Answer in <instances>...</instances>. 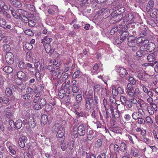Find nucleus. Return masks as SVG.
Returning <instances> with one entry per match:
<instances>
[{
    "mask_svg": "<svg viewBox=\"0 0 158 158\" xmlns=\"http://www.w3.org/2000/svg\"><path fill=\"white\" fill-rule=\"evenodd\" d=\"M19 13L18 15L15 11L11 10V14L15 18L20 19L21 20L24 22H26L28 21V18L25 16V13L26 12L21 9H19L17 11Z\"/></svg>",
    "mask_w": 158,
    "mask_h": 158,
    "instance_id": "f257e3e1",
    "label": "nucleus"
},
{
    "mask_svg": "<svg viewBox=\"0 0 158 158\" xmlns=\"http://www.w3.org/2000/svg\"><path fill=\"white\" fill-rule=\"evenodd\" d=\"M114 150L116 152H124L127 150V146L124 142L119 140L118 144L114 145Z\"/></svg>",
    "mask_w": 158,
    "mask_h": 158,
    "instance_id": "f03ea898",
    "label": "nucleus"
},
{
    "mask_svg": "<svg viewBox=\"0 0 158 158\" xmlns=\"http://www.w3.org/2000/svg\"><path fill=\"white\" fill-rule=\"evenodd\" d=\"M136 15L134 13H128L124 17V20L128 24H131L135 22Z\"/></svg>",
    "mask_w": 158,
    "mask_h": 158,
    "instance_id": "7ed1b4c3",
    "label": "nucleus"
},
{
    "mask_svg": "<svg viewBox=\"0 0 158 158\" xmlns=\"http://www.w3.org/2000/svg\"><path fill=\"white\" fill-rule=\"evenodd\" d=\"M127 26H124L121 29V32H122L120 36V43H121L123 42L128 36L129 33L127 31H126L127 29Z\"/></svg>",
    "mask_w": 158,
    "mask_h": 158,
    "instance_id": "20e7f679",
    "label": "nucleus"
},
{
    "mask_svg": "<svg viewBox=\"0 0 158 158\" xmlns=\"http://www.w3.org/2000/svg\"><path fill=\"white\" fill-rule=\"evenodd\" d=\"M6 60V62L9 64H12L14 61V56L13 54L10 52L6 53L5 56Z\"/></svg>",
    "mask_w": 158,
    "mask_h": 158,
    "instance_id": "39448f33",
    "label": "nucleus"
},
{
    "mask_svg": "<svg viewBox=\"0 0 158 158\" xmlns=\"http://www.w3.org/2000/svg\"><path fill=\"white\" fill-rule=\"evenodd\" d=\"M94 105L93 99L90 98H86L85 106L86 108L90 110L94 106Z\"/></svg>",
    "mask_w": 158,
    "mask_h": 158,
    "instance_id": "423d86ee",
    "label": "nucleus"
},
{
    "mask_svg": "<svg viewBox=\"0 0 158 158\" xmlns=\"http://www.w3.org/2000/svg\"><path fill=\"white\" fill-rule=\"evenodd\" d=\"M117 71L119 76L122 78L125 77L128 74L127 70L122 67L118 68Z\"/></svg>",
    "mask_w": 158,
    "mask_h": 158,
    "instance_id": "0eeeda50",
    "label": "nucleus"
},
{
    "mask_svg": "<svg viewBox=\"0 0 158 158\" xmlns=\"http://www.w3.org/2000/svg\"><path fill=\"white\" fill-rule=\"evenodd\" d=\"M143 46V49L145 51L149 50V51H153L155 48V45L153 43L151 42L148 44H144Z\"/></svg>",
    "mask_w": 158,
    "mask_h": 158,
    "instance_id": "6e6552de",
    "label": "nucleus"
},
{
    "mask_svg": "<svg viewBox=\"0 0 158 158\" xmlns=\"http://www.w3.org/2000/svg\"><path fill=\"white\" fill-rule=\"evenodd\" d=\"M6 145L8 148L9 152L14 155H15L16 152L15 149V146L11 144L9 142H7Z\"/></svg>",
    "mask_w": 158,
    "mask_h": 158,
    "instance_id": "1a4fd4ad",
    "label": "nucleus"
},
{
    "mask_svg": "<svg viewBox=\"0 0 158 158\" xmlns=\"http://www.w3.org/2000/svg\"><path fill=\"white\" fill-rule=\"evenodd\" d=\"M132 98L127 102V105L128 109H129L132 107L133 104L136 105L138 102V101L134 97Z\"/></svg>",
    "mask_w": 158,
    "mask_h": 158,
    "instance_id": "9d476101",
    "label": "nucleus"
},
{
    "mask_svg": "<svg viewBox=\"0 0 158 158\" xmlns=\"http://www.w3.org/2000/svg\"><path fill=\"white\" fill-rule=\"evenodd\" d=\"M27 138L25 136H23L19 139V146L22 148L25 147V143L27 141Z\"/></svg>",
    "mask_w": 158,
    "mask_h": 158,
    "instance_id": "9b49d317",
    "label": "nucleus"
},
{
    "mask_svg": "<svg viewBox=\"0 0 158 158\" xmlns=\"http://www.w3.org/2000/svg\"><path fill=\"white\" fill-rule=\"evenodd\" d=\"M130 154L134 157H137L140 155L139 150L133 146H132L131 149Z\"/></svg>",
    "mask_w": 158,
    "mask_h": 158,
    "instance_id": "f8f14e48",
    "label": "nucleus"
},
{
    "mask_svg": "<svg viewBox=\"0 0 158 158\" xmlns=\"http://www.w3.org/2000/svg\"><path fill=\"white\" fill-rule=\"evenodd\" d=\"M70 88V82L69 81L66 84L63 83L61 87L62 89L64 90V91L66 93L69 92V90Z\"/></svg>",
    "mask_w": 158,
    "mask_h": 158,
    "instance_id": "ddd939ff",
    "label": "nucleus"
},
{
    "mask_svg": "<svg viewBox=\"0 0 158 158\" xmlns=\"http://www.w3.org/2000/svg\"><path fill=\"white\" fill-rule=\"evenodd\" d=\"M77 131L80 136H84L85 133V131L84 126L82 124L80 125L77 127Z\"/></svg>",
    "mask_w": 158,
    "mask_h": 158,
    "instance_id": "4468645a",
    "label": "nucleus"
},
{
    "mask_svg": "<svg viewBox=\"0 0 158 158\" xmlns=\"http://www.w3.org/2000/svg\"><path fill=\"white\" fill-rule=\"evenodd\" d=\"M95 133L92 130H90L87 133V137L88 140H92L95 136Z\"/></svg>",
    "mask_w": 158,
    "mask_h": 158,
    "instance_id": "2eb2a0df",
    "label": "nucleus"
},
{
    "mask_svg": "<svg viewBox=\"0 0 158 158\" xmlns=\"http://www.w3.org/2000/svg\"><path fill=\"white\" fill-rule=\"evenodd\" d=\"M138 104H139L140 108L143 109V110L146 109L149 106V104L148 103L142 99H140L138 101Z\"/></svg>",
    "mask_w": 158,
    "mask_h": 158,
    "instance_id": "dca6fc26",
    "label": "nucleus"
},
{
    "mask_svg": "<svg viewBox=\"0 0 158 158\" xmlns=\"http://www.w3.org/2000/svg\"><path fill=\"white\" fill-rule=\"evenodd\" d=\"M116 89H112V93L113 94L116 96L117 95L118 93L120 94H123L124 93V89L121 87H118L116 90V91L115 92Z\"/></svg>",
    "mask_w": 158,
    "mask_h": 158,
    "instance_id": "f3484780",
    "label": "nucleus"
},
{
    "mask_svg": "<svg viewBox=\"0 0 158 158\" xmlns=\"http://www.w3.org/2000/svg\"><path fill=\"white\" fill-rule=\"evenodd\" d=\"M136 41V43L138 45L143 44H146L148 42V40H147L146 38L142 36L137 38Z\"/></svg>",
    "mask_w": 158,
    "mask_h": 158,
    "instance_id": "a211bd4d",
    "label": "nucleus"
},
{
    "mask_svg": "<svg viewBox=\"0 0 158 158\" xmlns=\"http://www.w3.org/2000/svg\"><path fill=\"white\" fill-rule=\"evenodd\" d=\"M58 7L56 6H53L50 7L48 10V13L50 14L53 15L58 12Z\"/></svg>",
    "mask_w": 158,
    "mask_h": 158,
    "instance_id": "6ab92c4d",
    "label": "nucleus"
},
{
    "mask_svg": "<svg viewBox=\"0 0 158 158\" xmlns=\"http://www.w3.org/2000/svg\"><path fill=\"white\" fill-rule=\"evenodd\" d=\"M72 90L74 93H77L79 90V87L77 84V81L75 80L73 81L72 82Z\"/></svg>",
    "mask_w": 158,
    "mask_h": 158,
    "instance_id": "aec40b11",
    "label": "nucleus"
},
{
    "mask_svg": "<svg viewBox=\"0 0 158 158\" xmlns=\"http://www.w3.org/2000/svg\"><path fill=\"white\" fill-rule=\"evenodd\" d=\"M52 40V39L49 38L47 37H45L42 40L41 43L43 44L44 45H46V44L47 45H50V43Z\"/></svg>",
    "mask_w": 158,
    "mask_h": 158,
    "instance_id": "412c9836",
    "label": "nucleus"
},
{
    "mask_svg": "<svg viewBox=\"0 0 158 158\" xmlns=\"http://www.w3.org/2000/svg\"><path fill=\"white\" fill-rule=\"evenodd\" d=\"M64 127H61L58 130L57 137L59 138L62 137L64 135Z\"/></svg>",
    "mask_w": 158,
    "mask_h": 158,
    "instance_id": "4be33fe9",
    "label": "nucleus"
},
{
    "mask_svg": "<svg viewBox=\"0 0 158 158\" xmlns=\"http://www.w3.org/2000/svg\"><path fill=\"white\" fill-rule=\"evenodd\" d=\"M120 99L121 104L127 108V101H128L127 100V97L125 96L122 95L120 97Z\"/></svg>",
    "mask_w": 158,
    "mask_h": 158,
    "instance_id": "5701e85b",
    "label": "nucleus"
},
{
    "mask_svg": "<svg viewBox=\"0 0 158 158\" xmlns=\"http://www.w3.org/2000/svg\"><path fill=\"white\" fill-rule=\"evenodd\" d=\"M156 55L154 53L149 54L147 57V60L149 62H152L156 60Z\"/></svg>",
    "mask_w": 158,
    "mask_h": 158,
    "instance_id": "b1692460",
    "label": "nucleus"
},
{
    "mask_svg": "<svg viewBox=\"0 0 158 158\" xmlns=\"http://www.w3.org/2000/svg\"><path fill=\"white\" fill-rule=\"evenodd\" d=\"M140 48V50H139L136 53V55L139 57L142 56L145 53V51L144 49H143V46H141Z\"/></svg>",
    "mask_w": 158,
    "mask_h": 158,
    "instance_id": "393cba45",
    "label": "nucleus"
},
{
    "mask_svg": "<svg viewBox=\"0 0 158 158\" xmlns=\"http://www.w3.org/2000/svg\"><path fill=\"white\" fill-rule=\"evenodd\" d=\"M48 116L46 114H43L42 115L41 118V123L42 125H45L48 121Z\"/></svg>",
    "mask_w": 158,
    "mask_h": 158,
    "instance_id": "a878e982",
    "label": "nucleus"
},
{
    "mask_svg": "<svg viewBox=\"0 0 158 158\" xmlns=\"http://www.w3.org/2000/svg\"><path fill=\"white\" fill-rule=\"evenodd\" d=\"M77 130V127L74 126L71 132L72 135H73L75 138H77L78 136Z\"/></svg>",
    "mask_w": 158,
    "mask_h": 158,
    "instance_id": "bb28decb",
    "label": "nucleus"
},
{
    "mask_svg": "<svg viewBox=\"0 0 158 158\" xmlns=\"http://www.w3.org/2000/svg\"><path fill=\"white\" fill-rule=\"evenodd\" d=\"M136 41L135 40H131L130 41H129L128 42V45L129 46L132 47V50H134V48H135L136 46L135 45L137 44V43H136ZM135 50V49H134Z\"/></svg>",
    "mask_w": 158,
    "mask_h": 158,
    "instance_id": "cd10ccee",
    "label": "nucleus"
},
{
    "mask_svg": "<svg viewBox=\"0 0 158 158\" xmlns=\"http://www.w3.org/2000/svg\"><path fill=\"white\" fill-rule=\"evenodd\" d=\"M44 47L45 51L47 53H50V54H52L54 50L51 48L50 45H47V44H46V45H44Z\"/></svg>",
    "mask_w": 158,
    "mask_h": 158,
    "instance_id": "c85d7f7f",
    "label": "nucleus"
},
{
    "mask_svg": "<svg viewBox=\"0 0 158 158\" xmlns=\"http://www.w3.org/2000/svg\"><path fill=\"white\" fill-rule=\"evenodd\" d=\"M123 27V26H120L119 27L117 26L114 27L111 30L110 33L111 35H113L119 30H120V29H122Z\"/></svg>",
    "mask_w": 158,
    "mask_h": 158,
    "instance_id": "c756f323",
    "label": "nucleus"
},
{
    "mask_svg": "<svg viewBox=\"0 0 158 158\" xmlns=\"http://www.w3.org/2000/svg\"><path fill=\"white\" fill-rule=\"evenodd\" d=\"M139 34L140 36L143 37L147 34V30L146 28L144 27H142L139 31Z\"/></svg>",
    "mask_w": 158,
    "mask_h": 158,
    "instance_id": "7c9ffc66",
    "label": "nucleus"
},
{
    "mask_svg": "<svg viewBox=\"0 0 158 158\" xmlns=\"http://www.w3.org/2000/svg\"><path fill=\"white\" fill-rule=\"evenodd\" d=\"M4 72L7 73H10L13 71L12 68L9 66H6L3 69Z\"/></svg>",
    "mask_w": 158,
    "mask_h": 158,
    "instance_id": "2f4dec72",
    "label": "nucleus"
},
{
    "mask_svg": "<svg viewBox=\"0 0 158 158\" xmlns=\"http://www.w3.org/2000/svg\"><path fill=\"white\" fill-rule=\"evenodd\" d=\"M17 76L19 78L21 79H24L26 77L25 74L21 71H20L18 72Z\"/></svg>",
    "mask_w": 158,
    "mask_h": 158,
    "instance_id": "473e14b6",
    "label": "nucleus"
},
{
    "mask_svg": "<svg viewBox=\"0 0 158 158\" xmlns=\"http://www.w3.org/2000/svg\"><path fill=\"white\" fill-rule=\"evenodd\" d=\"M6 152V149L5 147L4 146L0 145V158L3 157V153Z\"/></svg>",
    "mask_w": 158,
    "mask_h": 158,
    "instance_id": "72a5a7b5",
    "label": "nucleus"
},
{
    "mask_svg": "<svg viewBox=\"0 0 158 158\" xmlns=\"http://www.w3.org/2000/svg\"><path fill=\"white\" fill-rule=\"evenodd\" d=\"M22 125V121L19 119L16 121L15 123V127L18 129H20L21 128Z\"/></svg>",
    "mask_w": 158,
    "mask_h": 158,
    "instance_id": "f704fd0d",
    "label": "nucleus"
},
{
    "mask_svg": "<svg viewBox=\"0 0 158 158\" xmlns=\"http://www.w3.org/2000/svg\"><path fill=\"white\" fill-rule=\"evenodd\" d=\"M5 93L6 95L8 97L10 96L12 94V91L9 88L6 89Z\"/></svg>",
    "mask_w": 158,
    "mask_h": 158,
    "instance_id": "c9c22d12",
    "label": "nucleus"
},
{
    "mask_svg": "<svg viewBox=\"0 0 158 158\" xmlns=\"http://www.w3.org/2000/svg\"><path fill=\"white\" fill-rule=\"evenodd\" d=\"M154 3L153 2L152 0H150L149 1L148 5H147V9L149 10L152 9L153 7Z\"/></svg>",
    "mask_w": 158,
    "mask_h": 158,
    "instance_id": "e433bc0d",
    "label": "nucleus"
},
{
    "mask_svg": "<svg viewBox=\"0 0 158 158\" xmlns=\"http://www.w3.org/2000/svg\"><path fill=\"white\" fill-rule=\"evenodd\" d=\"M33 108L36 110H39L42 108V106L39 103L34 104L33 106Z\"/></svg>",
    "mask_w": 158,
    "mask_h": 158,
    "instance_id": "4c0bfd02",
    "label": "nucleus"
},
{
    "mask_svg": "<svg viewBox=\"0 0 158 158\" xmlns=\"http://www.w3.org/2000/svg\"><path fill=\"white\" fill-rule=\"evenodd\" d=\"M29 126L31 128H34L36 125L35 122L33 118L30 120L29 122Z\"/></svg>",
    "mask_w": 158,
    "mask_h": 158,
    "instance_id": "58836bf2",
    "label": "nucleus"
},
{
    "mask_svg": "<svg viewBox=\"0 0 158 158\" xmlns=\"http://www.w3.org/2000/svg\"><path fill=\"white\" fill-rule=\"evenodd\" d=\"M0 7L3 10H6L8 9L7 6L5 5V2L1 0L0 1Z\"/></svg>",
    "mask_w": 158,
    "mask_h": 158,
    "instance_id": "ea45409f",
    "label": "nucleus"
},
{
    "mask_svg": "<svg viewBox=\"0 0 158 158\" xmlns=\"http://www.w3.org/2000/svg\"><path fill=\"white\" fill-rule=\"evenodd\" d=\"M6 22L3 19H0V27H1L4 28H6Z\"/></svg>",
    "mask_w": 158,
    "mask_h": 158,
    "instance_id": "a19ab883",
    "label": "nucleus"
},
{
    "mask_svg": "<svg viewBox=\"0 0 158 158\" xmlns=\"http://www.w3.org/2000/svg\"><path fill=\"white\" fill-rule=\"evenodd\" d=\"M158 10L156 8L153 9L150 13V15L151 17H154L156 15Z\"/></svg>",
    "mask_w": 158,
    "mask_h": 158,
    "instance_id": "79ce46f5",
    "label": "nucleus"
},
{
    "mask_svg": "<svg viewBox=\"0 0 158 158\" xmlns=\"http://www.w3.org/2000/svg\"><path fill=\"white\" fill-rule=\"evenodd\" d=\"M28 71L32 74H34L35 72V76L36 77V75L38 73L39 74V72L36 71L35 68L34 67H33L32 68L28 70Z\"/></svg>",
    "mask_w": 158,
    "mask_h": 158,
    "instance_id": "37998d69",
    "label": "nucleus"
},
{
    "mask_svg": "<svg viewBox=\"0 0 158 158\" xmlns=\"http://www.w3.org/2000/svg\"><path fill=\"white\" fill-rule=\"evenodd\" d=\"M93 92L92 90H89L87 93V94L86 96V98H89L91 99H93Z\"/></svg>",
    "mask_w": 158,
    "mask_h": 158,
    "instance_id": "c03bdc74",
    "label": "nucleus"
},
{
    "mask_svg": "<svg viewBox=\"0 0 158 158\" xmlns=\"http://www.w3.org/2000/svg\"><path fill=\"white\" fill-rule=\"evenodd\" d=\"M133 89L132 85L130 83L128 84L127 87L126 88V92H127L130 91H133Z\"/></svg>",
    "mask_w": 158,
    "mask_h": 158,
    "instance_id": "a18cd8bd",
    "label": "nucleus"
},
{
    "mask_svg": "<svg viewBox=\"0 0 158 158\" xmlns=\"http://www.w3.org/2000/svg\"><path fill=\"white\" fill-rule=\"evenodd\" d=\"M60 127L59 124H55L52 127V131L53 132H56L57 131V130H58Z\"/></svg>",
    "mask_w": 158,
    "mask_h": 158,
    "instance_id": "49530a36",
    "label": "nucleus"
},
{
    "mask_svg": "<svg viewBox=\"0 0 158 158\" xmlns=\"http://www.w3.org/2000/svg\"><path fill=\"white\" fill-rule=\"evenodd\" d=\"M143 109L139 108L138 109V114L139 115H140L142 117H144L145 115V113L143 110Z\"/></svg>",
    "mask_w": 158,
    "mask_h": 158,
    "instance_id": "de8ad7c7",
    "label": "nucleus"
},
{
    "mask_svg": "<svg viewBox=\"0 0 158 158\" xmlns=\"http://www.w3.org/2000/svg\"><path fill=\"white\" fill-rule=\"evenodd\" d=\"M25 47L26 49L30 50L32 49L33 46L29 43H26L25 44Z\"/></svg>",
    "mask_w": 158,
    "mask_h": 158,
    "instance_id": "09e8293b",
    "label": "nucleus"
},
{
    "mask_svg": "<svg viewBox=\"0 0 158 158\" xmlns=\"http://www.w3.org/2000/svg\"><path fill=\"white\" fill-rule=\"evenodd\" d=\"M147 109L149 114L151 115H153L154 114V113L156 112V111L154 110L151 107H149V106Z\"/></svg>",
    "mask_w": 158,
    "mask_h": 158,
    "instance_id": "8fccbe9b",
    "label": "nucleus"
},
{
    "mask_svg": "<svg viewBox=\"0 0 158 158\" xmlns=\"http://www.w3.org/2000/svg\"><path fill=\"white\" fill-rule=\"evenodd\" d=\"M24 33L27 35L32 36L34 35V34L31 30L30 29H27L25 30L24 31Z\"/></svg>",
    "mask_w": 158,
    "mask_h": 158,
    "instance_id": "3c124183",
    "label": "nucleus"
},
{
    "mask_svg": "<svg viewBox=\"0 0 158 158\" xmlns=\"http://www.w3.org/2000/svg\"><path fill=\"white\" fill-rule=\"evenodd\" d=\"M102 145V140L101 139H99L95 142V146L96 147L99 148Z\"/></svg>",
    "mask_w": 158,
    "mask_h": 158,
    "instance_id": "603ef678",
    "label": "nucleus"
},
{
    "mask_svg": "<svg viewBox=\"0 0 158 158\" xmlns=\"http://www.w3.org/2000/svg\"><path fill=\"white\" fill-rule=\"evenodd\" d=\"M69 77V74L67 73H65L62 77L61 80H60V82L62 83L64 81L66 80Z\"/></svg>",
    "mask_w": 158,
    "mask_h": 158,
    "instance_id": "864d4df0",
    "label": "nucleus"
},
{
    "mask_svg": "<svg viewBox=\"0 0 158 158\" xmlns=\"http://www.w3.org/2000/svg\"><path fill=\"white\" fill-rule=\"evenodd\" d=\"M139 114H138L137 112H134L132 114V116L133 119L135 120H136L139 117Z\"/></svg>",
    "mask_w": 158,
    "mask_h": 158,
    "instance_id": "5fc2aeb1",
    "label": "nucleus"
},
{
    "mask_svg": "<svg viewBox=\"0 0 158 158\" xmlns=\"http://www.w3.org/2000/svg\"><path fill=\"white\" fill-rule=\"evenodd\" d=\"M34 66H35L34 68H35L36 70H38V71H39V70L38 69V68L39 67H40V68L41 67L42 69L43 68V67L41 65L40 62L39 61L35 62L34 64Z\"/></svg>",
    "mask_w": 158,
    "mask_h": 158,
    "instance_id": "6e6d98bb",
    "label": "nucleus"
},
{
    "mask_svg": "<svg viewBox=\"0 0 158 158\" xmlns=\"http://www.w3.org/2000/svg\"><path fill=\"white\" fill-rule=\"evenodd\" d=\"M117 13L119 12V13H118L119 15H121V14L123 13L125 11V8L123 7H121L119 8L116 10Z\"/></svg>",
    "mask_w": 158,
    "mask_h": 158,
    "instance_id": "4d7b16f0",
    "label": "nucleus"
},
{
    "mask_svg": "<svg viewBox=\"0 0 158 158\" xmlns=\"http://www.w3.org/2000/svg\"><path fill=\"white\" fill-rule=\"evenodd\" d=\"M122 18V15H119V14H118V15L113 17L114 19H115V20L116 22L119 21Z\"/></svg>",
    "mask_w": 158,
    "mask_h": 158,
    "instance_id": "13d9d810",
    "label": "nucleus"
},
{
    "mask_svg": "<svg viewBox=\"0 0 158 158\" xmlns=\"http://www.w3.org/2000/svg\"><path fill=\"white\" fill-rule=\"evenodd\" d=\"M148 23L151 26L155 27L157 26V24L155 21L152 19H149L148 21Z\"/></svg>",
    "mask_w": 158,
    "mask_h": 158,
    "instance_id": "bf43d9fd",
    "label": "nucleus"
},
{
    "mask_svg": "<svg viewBox=\"0 0 158 158\" xmlns=\"http://www.w3.org/2000/svg\"><path fill=\"white\" fill-rule=\"evenodd\" d=\"M101 94L103 96H106L107 97L109 96V94L108 93V90L106 89H104L102 90L101 92Z\"/></svg>",
    "mask_w": 158,
    "mask_h": 158,
    "instance_id": "052dcab7",
    "label": "nucleus"
},
{
    "mask_svg": "<svg viewBox=\"0 0 158 158\" xmlns=\"http://www.w3.org/2000/svg\"><path fill=\"white\" fill-rule=\"evenodd\" d=\"M157 62V61H156L154 63H144L142 64V65L143 66H151L153 67L154 64H156Z\"/></svg>",
    "mask_w": 158,
    "mask_h": 158,
    "instance_id": "680f3d73",
    "label": "nucleus"
},
{
    "mask_svg": "<svg viewBox=\"0 0 158 158\" xmlns=\"http://www.w3.org/2000/svg\"><path fill=\"white\" fill-rule=\"evenodd\" d=\"M80 75V73L79 70L75 71L73 73V77L74 78H76L79 77Z\"/></svg>",
    "mask_w": 158,
    "mask_h": 158,
    "instance_id": "e2e57ef3",
    "label": "nucleus"
},
{
    "mask_svg": "<svg viewBox=\"0 0 158 158\" xmlns=\"http://www.w3.org/2000/svg\"><path fill=\"white\" fill-rule=\"evenodd\" d=\"M110 132H113L114 133H118L119 132V130L118 129L115 128H111L109 129Z\"/></svg>",
    "mask_w": 158,
    "mask_h": 158,
    "instance_id": "0e129e2a",
    "label": "nucleus"
},
{
    "mask_svg": "<svg viewBox=\"0 0 158 158\" xmlns=\"http://www.w3.org/2000/svg\"><path fill=\"white\" fill-rule=\"evenodd\" d=\"M82 97L81 94H78L76 97V100L78 103H80L81 101Z\"/></svg>",
    "mask_w": 158,
    "mask_h": 158,
    "instance_id": "69168bd1",
    "label": "nucleus"
},
{
    "mask_svg": "<svg viewBox=\"0 0 158 158\" xmlns=\"http://www.w3.org/2000/svg\"><path fill=\"white\" fill-rule=\"evenodd\" d=\"M146 121L148 124H152L153 123L152 118L149 116H147L146 117Z\"/></svg>",
    "mask_w": 158,
    "mask_h": 158,
    "instance_id": "338daca9",
    "label": "nucleus"
},
{
    "mask_svg": "<svg viewBox=\"0 0 158 158\" xmlns=\"http://www.w3.org/2000/svg\"><path fill=\"white\" fill-rule=\"evenodd\" d=\"M27 7L28 9L31 11H34L35 10V7L32 4H28Z\"/></svg>",
    "mask_w": 158,
    "mask_h": 158,
    "instance_id": "774afa93",
    "label": "nucleus"
}]
</instances>
